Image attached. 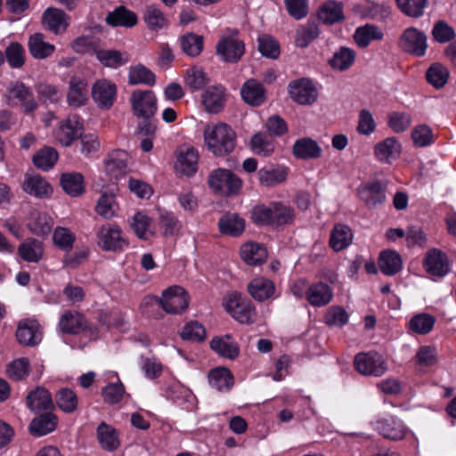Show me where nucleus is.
I'll return each mask as SVG.
<instances>
[{"label": "nucleus", "mask_w": 456, "mask_h": 456, "mask_svg": "<svg viewBox=\"0 0 456 456\" xmlns=\"http://www.w3.org/2000/svg\"><path fill=\"white\" fill-rule=\"evenodd\" d=\"M426 77L430 85L439 89L447 83L449 70L445 66L440 63H434L428 69Z\"/></svg>", "instance_id": "680f3d73"}, {"label": "nucleus", "mask_w": 456, "mask_h": 456, "mask_svg": "<svg viewBox=\"0 0 456 456\" xmlns=\"http://www.w3.org/2000/svg\"><path fill=\"white\" fill-rule=\"evenodd\" d=\"M251 149L256 154L266 157L274 151L275 143L266 134L258 133L251 139Z\"/></svg>", "instance_id": "e2e57ef3"}, {"label": "nucleus", "mask_w": 456, "mask_h": 456, "mask_svg": "<svg viewBox=\"0 0 456 456\" xmlns=\"http://www.w3.org/2000/svg\"><path fill=\"white\" fill-rule=\"evenodd\" d=\"M4 99L7 105L20 106L25 113L33 112L37 108L33 92L20 81H12L8 84Z\"/></svg>", "instance_id": "7ed1b4c3"}, {"label": "nucleus", "mask_w": 456, "mask_h": 456, "mask_svg": "<svg viewBox=\"0 0 456 456\" xmlns=\"http://www.w3.org/2000/svg\"><path fill=\"white\" fill-rule=\"evenodd\" d=\"M353 240L351 229L344 224H337L330 233V246L334 251L346 248Z\"/></svg>", "instance_id": "79ce46f5"}, {"label": "nucleus", "mask_w": 456, "mask_h": 456, "mask_svg": "<svg viewBox=\"0 0 456 456\" xmlns=\"http://www.w3.org/2000/svg\"><path fill=\"white\" fill-rule=\"evenodd\" d=\"M92 98L99 108L109 110L116 101L117 86L108 79H98L92 86Z\"/></svg>", "instance_id": "4468645a"}, {"label": "nucleus", "mask_w": 456, "mask_h": 456, "mask_svg": "<svg viewBox=\"0 0 456 456\" xmlns=\"http://www.w3.org/2000/svg\"><path fill=\"white\" fill-rule=\"evenodd\" d=\"M27 404L33 411L51 409L53 406L51 394L48 390L38 387L28 394Z\"/></svg>", "instance_id": "de8ad7c7"}, {"label": "nucleus", "mask_w": 456, "mask_h": 456, "mask_svg": "<svg viewBox=\"0 0 456 456\" xmlns=\"http://www.w3.org/2000/svg\"><path fill=\"white\" fill-rule=\"evenodd\" d=\"M402 153V144L394 136L387 137L373 147L375 159L383 164H391L398 159Z\"/></svg>", "instance_id": "dca6fc26"}, {"label": "nucleus", "mask_w": 456, "mask_h": 456, "mask_svg": "<svg viewBox=\"0 0 456 456\" xmlns=\"http://www.w3.org/2000/svg\"><path fill=\"white\" fill-rule=\"evenodd\" d=\"M75 240L76 235L69 228L58 226L54 229L53 241L59 249L69 252L73 248Z\"/></svg>", "instance_id": "4d7b16f0"}, {"label": "nucleus", "mask_w": 456, "mask_h": 456, "mask_svg": "<svg viewBox=\"0 0 456 456\" xmlns=\"http://www.w3.org/2000/svg\"><path fill=\"white\" fill-rule=\"evenodd\" d=\"M7 62L12 69H20L25 63L26 53L24 47L19 43H12L5 49Z\"/></svg>", "instance_id": "774afa93"}, {"label": "nucleus", "mask_w": 456, "mask_h": 456, "mask_svg": "<svg viewBox=\"0 0 456 456\" xmlns=\"http://www.w3.org/2000/svg\"><path fill=\"white\" fill-rule=\"evenodd\" d=\"M57 426V418L52 413L39 415L30 425V433L35 436H43L53 432Z\"/></svg>", "instance_id": "37998d69"}, {"label": "nucleus", "mask_w": 456, "mask_h": 456, "mask_svg": "<svg viewBox=\"0 0 456 456\" xmlns=\"http://www.w3.org/2000/svg\"><path fill=\"white\" fill-rule=\"evenodd\" d=\"M240 256L244 262L250 265L262 264L267 257V251L262 245L248 242L240 248Z\"/></svg>", "instance_id": "a19ab883"}, {"label": "nucleus", "mask_w": 456, "mask_h": 456, "mask_svg": "<svg viewBox=\"0 0 456 456\" xmlns=\"http://www.w3.org/2000/svg\"><path fill=\"white\" fill-rule=\"evenodd\" d=\"M292 153L298 159H315L322 156V149L313 138L302 137L293 143Z\"/></svg>", "instance_id": "b1692460"}, {"label": "nucleus", "mask_w": 456, "mask_h": 456, "mask_svg": "<svg viewBox=\"0 0 456 456\" xmlns=\"http://www.w3.org/2000/svg\"><path fill=\"white\" fill-rule=\"evenodd\" d=\"M358 195L361 200L370 208H376L386 199L381 183L378 181L360 185L358 188Z\"/></svg>", "instance_id": "a878e982"}, {"label": "nucleus", "mask_w": 456, "mask_h": 456, "mask_svg": "<svg viewBox=\"0 0 456 456\" xmlns=\"http://www.w3.org/2000/svg\"><path fill=\"white\" fill-rule=\"evenodd\" d=\"M318 16L327 24L339 22L344 20L343 5L336 1H328L321 6Z\"/></svg>", "instance_id": "c03bdc74"}, {"label": "nucleus", "mask_w": 456, "mask_h": 456, "mask_svg": "<svg viewBox=\"0 0 456 456\" xmlns=\"http://www.w3.org/2000/svg\"><path fill=\"white\" fill-rule=\"evenodd\" d=\"M18 255L25 262L39 263L45 256L44 244L37 239H28L19 245Z\"/></svg>", "instance_id": "2f4dec72"}, {"label": "nucleus", "mask_w": 456, "mask_h": 456, "mask_svg": "<svg viewBox=\"0 0 456 456\" xmlns=\"http://www.w3.org/2000/svg\"><path fill=\"white\" fill-rule=\"evenodd\" d=\"M237 34V30H232L231 35L223 37L216 45V53L225 62L236 63L245 53V45Z\"/></svg>", "instance_id": "9d476101"}, {"label": "nucleus", "mask_w": 456, "mask_h": 456, "mask_svg": "<svg viewBox=\"0 0 456 456\" xmlns=\"http://www.w3.org/2000/svg\"><path fill=\"white\" fill-rule=\"evenodd\" d=\"M133 113L141 118H150L157 112V98L151 90H134L130 96Z\"/></svg>", "instance_id": "1a4fd4ad"}, {"label": "nucleus", "mask_w": 456, "mask_h": 456, "mask_svg": "<svg viewBox=\"0 0 456 456\" xmlns=\"http://www.w3.org/2000/svg\"><path fill=\"white\" fill-rule=\"evenodd\" d=\"M189 300L190 297L185 289L175 285L163 291L159 304L166 313L178 314L188 308Z\"/></svg>", "instance_id": "6e6552de"}, {"label": "nucleus", "mask_w": 456, "mask_h": 456, "mask_svg": "<svg viewBox=\"0 0 456 456\" xmlns=\"http://www.w3.org/2000/svg\"><path fill=\"white\" fill-rule=\"evenodd\" d=\"M96 432L98 442L102 449L112 452L118 448V433L113 427L102 422L98 426Z\"/></svg>", "instance_id": "4c0bfd02"}, {"label": "nucleus", "mask_w": 456, "mask_h": 456, "mask_svg": "<svg viewBox=\"0 0 456 456\" xmlns=\"http://www.w3.org/2000/svg\"><path fill=\"white\" fill-rule=\"evenodd\" d=\"M159 225L165 237L175 236L179 233L182 224L172 212L161 211L159 218Z\"/></svg>", "instance_id": "bf43d9fd"}, {"label": "nucleus", "mask_w": 456, "mask_h": 456, "mask_svg": "<svg viewBox=\"0 0 456 456\" xmlns=\"http://www.w3.org/2000/svg\"><path fill=\"white\" fill-rule=\"evenodd\" d=\"M199 154L191 146H182L177 150L175 169L176 173L187 176L194 175L198 168Z\"/></svg>", "instance_id": "6ab92c4d"}, {"label": "nucleus", "mask_w": 456, "mask_h": 456, "mask_svg": "<svg viewBox=\"0 0 456 456\" xmlns=\"http://www.w3.org/2000/svg\"><path fill=\"white\" fill-rule=\"evenodd\" d=\"M129 155L126 151L117 150L108 155L104 161V170L110 179H118L128 172Z\"/></svg>", "instance_id": "aec40b11"}, {"label": "nucleus", "mask_w": 456, "mask_h": 456, "mask_svg": "<svg viewBox=\"0 0 456 456\" xmlns=\"http://www.w3.org/2000/svg\"><path fill=\"white\" fill-rule=\"evenodd\" d=\"M97 245L104 251H121L127 247V241L118 224H106L96 232Z\"/></svg>", "instance_id": "39448f33"}, {"label": "nucleus", "mask_w": 456, "mask_h": 456, "mask_svg": "<svg viewBox=\"0 0 456 456\" xmlns=\"http://www.w3.org/2000/svg\"><path fill=\"white\" fill-rule=\"evenodd\" d=\"M184 82L192 91H198L208 83V78L201 68L194 66L187 69Z\"/></svg>", "instance_id": "69168bd1"}, {"label": "nucleus", "mask_w": 456, "mask_h": 456, "mask_svg": "<svg viewBox=\"0 0 456 456\" xmlns=\"http://www.w3.org/2000/svg\"><path fill=\"white\" fill-rule=\"evenodd\" d=\"M61 184L65 192L72 197H77L85 191L84 177L79 173L63 174Z\"/></svg>", "instance_id": "09e8293b"}, {"label": "nucleus", "mask_w": 456, "mask_h": 456, "mask_svg": "<svg viewBox=\"0 0 456 456\" xmlns=\"http://www.w3.org/2000/svg\"><path fill=\"white\" fill-rule=\"evenodd\" d=\"M221 232L239 236L245 229V220L236 213H227L223 216L218 223Z\"/></svg>", "instance_id": "ea45409f"}, {"label": "nucleus", "mask_w": 456, "mask_h": 456, "mask_svg": "<svg viewBox=\"0 0 456 456\" xmlns=\"http://www.w3.org/2000/svg\"><path fill=\"white\" fill-rule=\"evenodd\" d=\"M356 53L355 52L346 46H341L338 49L329 63L332 69L339 71L347 70L354 62Z\"/></svg>", "instance_id": "a18cd8bd"}, {"label": "nucleus", "mask_w": 456, "mask_h": 456, "mask_svg": "<svg viewBox=\"0 0 456 456\" xmlns=\"http://www.w3.org/2000/svg\"><path fill=\"white\" fill-rule=\"evenodd\" d=\"M333 299L331 288L324 282L319 281L309 286L306 300L314 307L327 305Z\"/></svg>", "instance_id": "c756f323"}, {"label": "nucleus", "mask_w": 456, "mask_h": 456, "mask_svg": "<svg viewBox=\"0 0 456 456\" xmlns=\"http://www.w3.org/2000/svg\"><path fill=\"white\" fill-rule=\"evenodd\" d=\"M89 84L86 76L74 74L68 83L66 101L69 106L78 108L85 106L89 100Z\"/></svg>", "instance_id": "9b49d317"}, {"label": "nucleus", "mask_w": 456, "mask_h": 456, "mask_svg": "<svg viewBox=\"0 0 456 456\" xmlns=\"http://www.w3.org/2000/svg\"><path fill=\"white\" fill-rule=\"evenodd\" d=\"M101 379L104 382H108L102 389V395L104 402L110 404L119 403L125 394V387L122 382L119 380L117 372L112 370L105 371Z\"/></svg>", "instance_id": "412c9836"}, {"label": "nucleus", "mask_w": 456, "mask_h": 456, "mask_svg": "<svg viewBox=\"0 0 456 456\" xmlns=\"http://www.w3.org/2000/svg\"><path fill=\"white\" fill-rule=\"evenodd\" d=\"M242 100L250 106H261L266 101V91L263 85L254 78H249L241 86Z\"/></svg>", "instance_id": "5701e85b"}, {"label": "nucleus", "mask_w": 456, "mask_h": 456, "mask_svg": "<svg viewBox=\"0 0 456 456\" xmlns=\"http://www.w3.org/2000/svg\"><path fill=\"white\" fill-rule=\"evenodd\" d=\"M248 291L256 301L270 299L275 293L274 283L265 277H256L248 284Z\"/></svg>", "instance_id": "7c9ffc66"}, {"label": "nucleus", "mask_w": 456, "mask_h": 456, "mask_svg": "<svg viewBox=\"0 0 456 456\" xmlns=\"http://www.w3.org/2000/svg\"><path fill=\"white\" fill-rule=\"evenodd\" d=\"M58 152L52 147H44L33 157L34 165L43 170H49L58 160Z\"/></svg>", "instance_id": "052dcab7"}, {"label": "nucleus", "mask_w": 456, "mask_h": 456, "mask_svg": "<svg viewBox=\"0 0 456 456\" xmlns=\"http://www.w3.org/2000/svg\"><path fill=\"white\" fill-rule=\"evenodd\" d=\"M28 48L31 56L37 60L46 59L55 51L54 45L46 42L42 33H35L29 37Z\"/></svg>", "instance_id": "473e14b6"}, {"label": "nucleus", "mask_w": 456, "mask_h": 456, "mask_svg": "<svg viewBox=\"0 0 456 456\" xmlns=\"http://www.w3.org/2000/svg\"><path fill=\"white\" fill-rule=\"evenodd\" d=\"M53 224V218L47 214L34 210L28 218L27 227L34 235L44 237L51 232Z\"/></svg>", "instance_id": "c85d7f7f"}, {"label": "nucleus", "mask_w": 456, "mask_h": 456, "mask_svg": "<svg viewBox=\"0 0 456 456\" xmlns=\"http://www.w3.org/2000/svg\"><path fill=\"white\" fill-rule=\"evenodd\" d=\"M348 320L347 312L340 305L330 306L324 315L325 323L332 327H342L348 322Z\"/></svg>", "instance_id": "338daca9"}, {"label": "nucleus", "mask_w": 456, "mask_h": 456, "mask_svg": "<svg viewBox=\"0 0 456 456\" xmlns=\"http://www.w3.org/2000/svg\"><path fill=\"white\" fill-rule=\"evenodd\" d=\"M87 326L85 316L77 311H66L60 318L59 328L67 334H79Z\"/></svg>", "instance_id": "cd10ccee"}, {"label": "nucleus", "mask_w": 456, "mask_h": 456, "mask_svg": "<svg viewBox=\"0 0 456 456\" xmlns=\"http://www.w3.org/2000/svg\"><path fill=\"white\" fill-rule=\"evenodd\" d=\"M411 122V115L406 111H391L387 114V126L396 134L407 131Z\"/></svg>", "instance_id": "5fc2aeb1"}, {"label": "nucleus", "mask_w": 456, "mask_h": 456, "mask_svg": "<svg viewBox=\"0 0 456 456\" xmlns=\"http://www.w3.org/2000/svg\"><path fill=\"white\" fill-rule=\"evenodd\" d=\"M423 266L428 273L439 278L444 277L450 272L448 256L438 248H432L426 253Z\"/></svg>", "instance_id": "f3484780"}, {"label": "nucleus", "mask_w": 456, "mask_h": 456, "mask_svg": "<svg viewBox=\"0 0 456 456\" xmlns=\"http://www.w3.org/2000/svg\"><path fill=\"white\" fill-rule=\"evenodd\" d=\"M354 365L356 371L363 376L381 377L388 370L386 359L377 352L357 354Z\"/></svg>", "instance_id": "20e7f679"}, {"label": "nucleus", "mask_w": 456, "mask_h": 456, "mask_svg": "<svg viewBox=\"0 0 456 456\" xmlns=\"http://www.w3.org/2000/svg\"><path fill=\"white\" fill-rule=\"evenodd\" d=\"M291 99L301 105H311L318 97L317 89L308 78H299L291 81L288 86Z\"/></svg>", "instance_id": "ddd939ff"}, {"label": "nucleus", "mask_w": 456, "mask_h": 456, "mask_svg": "<svg viewBox=\"0 0 456 456\" xmlns=\"http://www.w3.org/2000/svg\"><path fill=\"white\" fill-rule=\"evenodd\" d=\"M371 426L380 436L392 441H400L411 434L404 422L395 415L381 413L371 421Z\"/></svg>", "instance_id": "f03ea898"}, {"label": "nucleus", "mask_w": 456, "mask_h": 456, "mask_svg": "<svg viewBox=\"0 0 456 456\" xmlns=\"http://www.w3.org/2000/svg\"><path fill=\"white\" fill-rule=\"evenodd\" d=\"M208 184L215 193L229 196L240 191L241 181L231 171L219 168L209 175Z\"/></svg>", "instance_id": "423d86ee"}, {"label": "nucleus", "mask_w": 456, "mask_h": 456, "mask_svg": "<svg viewBox=\"0 0 456 456\" xmlns=\"http://www.w3.org/2000/svg\"><path fill=\"white\" fill-rule=\"evenodd\" d=\"M128 82L131 85L144 84L152 86L155 83V75L145 66L138 64L129 69Z\"/></svg>", "instance_id": "13d9d810"}, {"label": "nucleus", "mask_w": 456, "mask_h": 456, "mask_svg": "<svg viewBox=\"0 0 456 456\" xmlns=\"http://www.w3.org/2000/svg\"><path fill=\"white\" fill-rule=\"evenodd\" d=\"M202 104L208 113H218L224 104V88L210 86L202 94Z\"/></svg>", "instance_id": "72a5a7b5"}, {"label": "nucleus", "mask_w": 456, "mask_h": 456, "mask_svg": "<svg viewBox=\"0 0 456 456\" xmlns=\"http://www.w3.org/2000/svg\"><path fill=\"white\" fill-rule=\"evenodd\" d=\"M131 226L140 239L149 240L154 234L152 220L142 212L134 214Z\"/></svg>", "instance_id": "8fccbe9b"}, {"label": "nucleus", "mask_w": 456, "mask_h": 456, "mask_svg": "<svg viewBox=\"0 0 456 456\" xmlns=\"http://www.w3.org/2000/svg\"><path fill=\"white\" fill-rule=\"evenodd\" d=\"M209 346L218 355L230 360L237 358L240 354L238 343L229 335L213 338Z\"/></svg>", "instance_id": "bb28decb"}, {"label": "nucleus", "mask_w": 456, "mask_h": 456, "mask_svg": "<svg viewBox=\"0 0 456 456\" xmlns=\"http://www.w3.org/2000/svg\"><path fill=\"white\" fill-rule=\"evenodd\" d=\"M209 385L219 392L230 391L233 386V375L225 367H216L208 373Z\"/></svg>", "instance_id": "e433bc0d"}, {"label": "nucleus", "mask_w": 456, "mask_h": 456, "mask_svg": "<svg viewBox=\"0 0 456 456\" xmlns=\"http://www.w3.org/2000/svg\"><path fill=\"white\" fill-rule=\"evenodd\" d=\"M144 21L149 29L159 31L168 26V20L164 13L155 6H148L143 15Z\"/></svg>", "instance_id": "6e6d98bb"}, {"label": "nucleus", "mask_w": 456, "mask_h": 456, "mask_svg": "<svg viewBox=\"0 0 456 456\" xmlns=\"http://www.w3.org/2000/svg\"><path fill=\"white\" fill-rule=\"evenodd\" d=\"M83 132V123L77 115H69L62 119L54 131L55 139L63 146H70Z\"/></svg>", "instance_id": "f8f14e48"}, {"label": "nucleus", "mask_w": 456, "mask_h": 456, "mask_svg": "<svg viewBox=\"0 0 456 456\" xmlns=\"http://www.w3.org/2000/svg\"><path fill=\"white\" fill-rule=\"evenodd\" d=\"M435 318L428 314H419L414 315L409 322V329L417 334H428L435 324Z\"/></svg>", "instance_id": "0e129e2a"}, {"label": "nucleus", "mask_w": 456, "mask_h": 456, "mask_svg": "<svg viewBox=\"0 0 456 456\" xmlns=\"http://www.w3.org/2000/svg\"><path fill=\"white\" fill-rule=\"evenodd\" d=\"M106 21L112 27L133 28L137 24L138 18L134 12L125 6H118L108 13Z\"/></svg>", "instance_id": "f704fd0d"}, {"label": "nucleus", "mask_w": 456, "mask_h": 456, "mask_svg": "<svg viewBox=\"0 0 456 456\" xmlns=\"http://www.w3.org/2000/svg\"><path fill=\"white\" fill-rule=\"evenodd\" d=\"M224 306L232 317L242 324L253 323L256 319L255 306L250 301L243 300L237 293L227 297Z\"/></svg>", "instance_id": "0eeeda50"}, {"label": "nucleus", "mask_w": 456, "mask_h": 456, "mask_svg": "<svg viewBox=\"0 0 456 456\" xmlns=\"http://www.w3.org/2000/svg\"><path fill=\"white\" fill-rule=\"evenodd\" d=\"M257 176L262 186L273 187L283 183L288 177L285 167H265L258 170Z\"/></svg>", "instance_id": "c9c22d12"}, {"label": "nucleus", "mask_w": 456, "mask_h": 456, "mask_svg": "<svg viewBox=\"0 0 456 456\" xmlns=\"http://www.w3.org/2000/svg\"><path fill=\"white\" fill-rule=\"evenodd\" d=\"M379 266L382 273L395 275L401 271L403 261L401 256L394 250H385L380 253Z\"/></svg>", "instance_id": "58836bf2"}, {"label": "nucleus", "mask_w": 456, "mask_h": 456, "mask_svg": "<svg viewBox=\"0 0 456 456\" xmlns=\"http://www.w3.org/2000/svg\"><path fill=\"white\" fill-rule=\"evenodd\" d=\"M70 22L69 16L62 10L48 7L42 15V26L45 29L58 36L64 34Z\"/></svg>", "instance_id": "2eb2a0df"}, {"label": "nucleus", "mask_w": 456, "mask_h": 456, "mask_svg": "<svg viewBox=\"0 0 456 456\" xmlns=\"http://www.w3.org/2000/svg\"><path fill=\"white\" fill-rule=\"evenodd\" d=\"M118 210V205L113 193H103L97 200L95 212L105 219L113 218Z\"/></svg>", "instance_id": "603ef678"}, {"label": "nucleus", "mask_w": 456, "mask_h": 456, "mask_svg": "<svg viewBox=\"0 0 456 456\" xmlns=\"http://www.w3.org/2000/svg\"><path fill=\"white\" fill-rule=\"evenodd\" d=\"M96 58L104 66L117 69L129 61V55L125 52L117 50H98Z\"/></svg>", "instance_id": "49530a36"}, {"label": "nucleus", "mask_w": 456, "mask_h": 456, "mask_svg": "<svg viewBox=\"0 0 456 456\" xmlns=\"http://www.w3.org/2000/svg\"><path fill=\"white\" fill-rule=\"evenodd\" d=\"M22 190L36 198H47L53 193L50 183L41 175L27 173L22 183Z\"/></svg>", "instance_id": "4be33fe9"}, {"label": "nucleus", "mask_w": 456, "mask_h": 456, "mask_svg": "<svg viewBox=\"0 0 456 456\" xmlns=\"http://www.w3.org/2000/svg\"><path fill=\"white\" fill-rule=\"evenodd\" d=\"M382 37V31L370 24L357 28L354 35L355 43L362 48L367 47L373 40H380Z\"/></svg>", "instance_id": "3c124183"}, {"label": "nucleus", "mask_w": 456, "mask_h": 456, "mask_svg": "<svg viewBox=\"0 0 456 456\" xmlns=\"http://www.w3.org/2000/svg\"><path fill=\"white\" fill-rule=\"evenodd\" d=\"M320 34L318 26L313 22H307L301 25L296 31L295 44L297 47L305 48L314 39L318 37Z\"/></svg>", "instance_id": "864d4df0"}, {"label": "nucleus", "mask_w": 456, "mask_h": 456, "mask_svg": "<svg viewBox=\"0 0 456 456\" xmlns=\"http://www.w3.org/2000/svg\"><path fill=\"white\" fill-rule=\"evenodd\" d=\"M400 45L407 53L422 56L425 54L428 46L427 37L415 28H408L401 37Z\"/></svg>", "instance_id": "a211bd4d"}, {"label": "nucleus", "mask_w": 456, "mask_h": 456, "mask_svg": "<svg viewBox=\"0 0 456 456\" xmlns=\"http://www.w3.org/2000/svg\"><path fill=\"white\" fill-rule=\"evenodd\" d=\"M18 341L24 346H35L42 338L40 325L35 320L20 322L16 331Z\"/></svg>", "instance_id": "393cba45"}, {"label": "nucleus", "mask_w": 456, "mask_h": 456, "mask_svg": "<svg viewBox=\"0 0 456 456\" xmlns=\"http://www.w3.org/2000/svg\"><path fill=\"white\" fill-rule=\"evenodd\" d=\"M204 143L216 156L232 152L235 146L236 134L231 126L224 123L208 124L203 130Z\"/></svg>", "instance_id": "f257e3e1"}]
</instances>
